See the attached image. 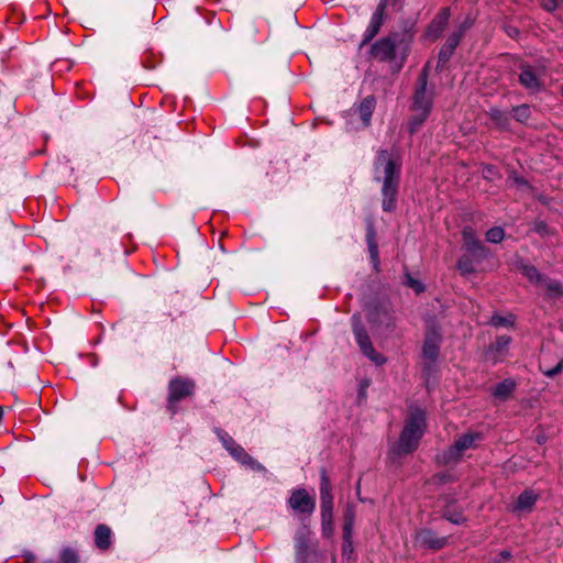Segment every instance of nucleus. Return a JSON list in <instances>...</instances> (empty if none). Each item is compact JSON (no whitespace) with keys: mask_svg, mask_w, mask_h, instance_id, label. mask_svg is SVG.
Masks as SVG:
<instances>
[{"mask_svg":"<svg viewBox=\"0 0 563 563\" xmlns=\"http://www.w3.org/2000/svg\"><path fill=\"white\" fill-rule=\"evenodd\" d=\"M377 164L384 165L383 183V210L390 212L395 209L396 196L399 185L400 155L395 150L380 151L377 157Z\"/></svg>","mask_w":563,"mask_h":563,"instance_id":"f257e3e1","label":"nucleus"},{"mask_svg":"<svg viewBox=\"0 0 563 563\" xmlns=\"http://www.w3.org/2000/svg\"><path fill=\"white\" fill-rule=\"evenodd\" d=\"M412 33L409 30L393 32L390 35L376 41L371 47V56L380 62H393L396 58V49L401 51L400 67L406 59L409 45L412 41Z\"/></svg>","mask_w":563,"mask_h":563,"instance_id":"f03ea898","label":"nucleus"},{"mask_svg":"<svg viewBox=\"0 0 563 563\" xmlns=\"http://www.w3.org/2000/svg\"><path fill=\"white\" fill-rule=\"evenodd\" d=\"M424 421V411L418 407H410L398 445L396 446L397 454H408L417 449L423 434Z\"/></svg>","mask_w":563,"mask_h":563,"instance_id":"7ed1b4c3","label":"nucleus"},{"mask_svg":"<svg viewBox=\"0 0 563 563\" xmlns=\"http://www.w3.org/2000/svg\"><path fill=\"white\" fill-rule=\"evenodd\" d=\"M433 103V88L428 89V67L421 70L412 96L411 111L430 113Z\"/></svg>","mask_w":563,"mask_h":563,"instance_id":"20e7f679","label":"nucleus"},{"mask_svg":"<svg viewBox=\"0 0 563 563\" xmlns=\"http://www.w3.org/2000/svg\"><path fill=\"white\" fill-rule=\"evenodd\" d=\"M352 330L362 353L376 364H383L385 358L375 351L367 331L362 322L360 313H354L351 318Z\"/></svg>","mask_w":563,"mask_h":563,"instance_id":"39448f33","label":"nucleus"},{"mask_svg":"<svg viewBox=\"0 0 563 563\" xmlns=\"http://www.w3.org/2000/svg\"><path fill=\"white\" fill-rule=\"evenodd\" d=\"M476 439H479L478 433L468 432L462 434L451 446L437 455V462L441 465H449L459 462L463 452L474 446Z\"/></svg>","mask_w":563,"mask_h":563,"instance_id":"423d86ee","label":"nucleus"},{"mask_svg":"<svg viewBox=\"0 0 563 563\" xmlns=\"http://www.w3.org/2000/svg\"><path fill=\"white\" fill-rule=\"evenodd\" d=\"M195 387V382L186 377H176L169 382L167 410L172 416L177 411V402L188 396H191Z\"/></svg>","mask_w":563,"mask_h":563,"instance_id":"0eeeda50","label":"nucleus"},{"mask_svg":"<svg viewBox=\"0 0 563 563\" xmlns=\"http://www.w3.org/2000/svg\"><path fill=\"white\" fill-rule=\"evenodd\" d=\"M366 319L374 331L384 333L394 328L393 317L386 305L371 303L366 308Z\"/></svg>","mask_w":563,"mask_h":563,"instance_id":"6e6552de","label":"nucleus"},{"mask_svg":"<svg viewBox=\"0 0 563 563\" xmlns=\"http://www.w3.org/2000/svg\"><path fill=\"white\" fill-rule=\"evenodd\" d=\"M462 236L465 251L471 254L475 261L482 262L489 257V250L477 239L472 227H465L462 231Z\"/></svg>","mask_w":563,"mask_h":563,"instance_id":"1a4fd4ad","label":"nucleus"},{"mask_svg":"<svg viewBox=\"0 0 563 563\" xmlns=\"http://www.w3.org/2000/svg\"><path fill=\"white\" fill-rule=\"evenodd\" d=\"M467 27H468V24L465 22L460 25L457 31H455L449 35L445 43L440 48V52L438 55L437 69L442 68L450 60V58L452 57L456 46L460 44Z\"/></svg>","mask_w":563,"mask_h":563,"instance_id":"9d476101","label":"nucleus"},{"mask_svg":"<svg viewBox=\"0 0 563 563\" xmlns=\"http://www.w3.org/2000/svg\"><path fill=\"white\" fill-rule=\"evenodd\" d=\"M290 508L299 514L311 515L316 507L314 499L305 488L295 489L288 499Z\"/></svg>","mask_w":563,"mask_h":563,"instance_id":"9b49d317","label":"nucleus"},{"mask_svg":"<svg viewBox=\"0 0 563 563\" xmlns=\"http://www.w3.org/2000/svg\"><path fill=\"white\" fill-rule=\"evenodd\" d=\"M451 16L450 8H442L438 14L432 19L426 30V37L431 41H437L445 30Z\"/></svg>","mask_w":563,"mask_h":563,"instance_id":"f8f14e48","label":"nucleus"},{"mask_svg":"<svg viewBox=\"0 0 563 563\" xmlns=\"http://www.w3.org/2000/svg\"><path fill=\"white\" fill-rule=\"evenodd\" d=\"M440 341L441 335L435 328L428 330L422 347L424 358L429 360L430 362H434L438 358Z\"/></svg>","mask_w":563,"mask_h":563,"instance_id":"ddd939ff","label":"nucleus"},{"mask_svg":"<svg viewBox=\"0 0 563 563\" xmlns=\"http://www.w3.org/2000/svg\"><path fill=\"white\" fill-rule=\"evenodd\" d=\"M376 108V99L374 96L365 97L360 104L350 109V113L357 114L364 126L371 123L372 114Z\"/></svg>","mask_w":563,"mask_h":563,"instance_id":"4468645a","label":"nucleus"},{"mask_svg":"<svg viewBox=\"0 0 563 563\" xmlns=\"http://www.w3.org/2000/svg\"><path fill=\"white\" fill-rule=\"evenodd\" d=\"M384 15L385 12L383 10L378 8L375 9L374 13L372 14L369 24L363 33L361 47L368 44L379 33L380 27L384 24Z\"/></svg>","mask_w":563,"mask_h":563,"instance_id":"2eb2a0df","label":"nucleus"},{"mask_svg":"<svg viewBox=\"0 0 563 563\" xmlns=\"http://www.w3.org/2000/svg\"><path fill=\"white\" fill-rule=\"evenodd\" d=\"M320 500L321 509L333 510L332 486L325 468L320 470Z\"/></svg>","mask_w":563,"mask_h":563,"instance_id":"dca6fc26","label":"nucleus"},{"mask_svg":"<svg viewBox=\"0 0 563 563\" xmlns=\"http://www.w3.org/2000/svg\"><path fill=\"white\" fill-rule=\"evenodd\" d=\"M520 69L521 71L518 77L519 84L532 92L539 91L541 89V81L533 68L530 65L525 64L521 65Z\"/></svg>","mask_w":563,"mask_h":563,"instance_id":"f3484780","label":"nucleus"},{"mask_svg":"<svg viewBox=\"0 0 563 563\" xmlns=\"http://www.w3.org/2000/svg\"><path fill=\"white\" fill-rule=\"evenodd\" d=\"M233 459L240 462L243 466L251 468L256 472H266L264 465L253 459L240 444L232 448L229 452Z\"/></svg>","mask_w":563,"mask_h":563,"instance_id":"a211bd4d","label":"nucleus"},{"mask_svg":"<svg viewBox=\"0 0 563 563\" xmlns=\"http://www.w3.org/2000/svg\"><path fill=\"white\" fill-rule=\"evenodd\" d=\"M112 531L109 526L104 523L97 525L93 531L95 545L101 550L107 551L112 544Z\"/></svg>","mask_w":563,"mask_h":563,"instance_id":"6ab92c4d","label":"nucleus"},{"mask_svg":"<svg viewBox=\"0 0 563 563\" xmlns=\"http://www.w3.org/2000/svg\"><path fill=\"white\" fill-rule=\"evenodd\" d=\"M417 539L421 545L427 547L432 550H440L448 542V539L445 537H438L431 530L420 531L417 536Z\"/></svg>","mask_w":563,"mask_h":563,"instance_id":"aec40b11","label":"nucleus"},{"mask_svg":"<svg viewBox=\"0 0 563 563\" xmlns=\"http://www.w3.org/2000/svg\"><path fill=\"white\" fill-rule=\"evenodd\" d=\"M492 122L501 130H508L511 123V112L492 108L488 112Z\"/></svg>","mask_w":563,"mask_h":563,"instance_id":"412c9836","label":"nucleus"},{"mask_svg":"<svg viewBox=\"0 0 563 563\" xmlns=\"http://www.w3.org/2000/svg\"><path fill=\"white\" fill-rule=\"evenodd\" d=\"M507 184L510 187H516L518 190H520L523 194H532L533 187L530 185V183L522 176H519L516 172L511 170L509 173Z\"/></svg>","mask_w":563,"mask_h":563,"instance_id":"4be33fe9","label":"nucleus"},{"mask_svg":"<svg viewBox=\"0 0 563 563\" xmlns=\"http://www.w3.org/2000/svg\"><path fill=\"white\" fill-rule=\"evenodd\" d=\"M538 499V495L532 490L522 492L516 503L517 510H531Z\"/></svg>","mask_w":563,"mask_h":563,"instance_id":"5701e85b","label":"nucleus"},{"mask_svg":"<svg viewBox=\"0 0 563 563\" xmlns=\"http://www.w3.org/2000/svg\"><path fill=\"white\" fill-rule=\"evenodd\" d=\"M515 382L511 380V379H504L503 382L498 383L494 390H493V395L496 397V398H499V399H507L514 391L515 389Z\"/></svg>","mask_w":563,"mask_h":563,"instance_id":"b1692460","label":"nucleus"},{"mask_svg":"<svg viewBox=\"0 0 563 563\" xmlns=\"http://www.w3.org/2000/svg\"><path fill=\"white\" fill-rule=\"evenodd\" d=\"M321 531L325 538L333 534V510L321 509Z\"/></svg>","mask_w":563,"mask_h":563,"instance_id":"393cba45","label":"nucleus"},{"mask_svg":"<svg viewBox=\"0 0 563 563\" xmlns=\"http://www.w3.org/2000/svg\"><path fill=\"white\" fill-rule=\"evenodd\" d=\"M295 540H296V551H297L298 560L300 561V563H305L307 551H308V540H307L306 532H303V531L297 532Z\"/></svg>","mask_w":563,"mask_h":563,"instance_id":"a878e982","label":"nucleus"},{"mask_svg":"<svg viewBox=\"0 0 563 563\" xmlns=\"http://www.w3.org/2000/svg\"><path fill=\"white\" fill-rule=\"evenodd\" d=\"M511 117L519 123H527L531 117V108L523 103L511 109Z\"/></svg>","mask_w":563,"mask_h":563,"instance_id":"bb28decb","label":"nucleus"},{"mask_svg":"<svg viewBox=\"0 0 563 563\" xmlns=\"http://www.w3.org/2000/svg\"><path fill=\"white\" fill-rule=\"evenodd\" d=\"M355 521V507L353 504H347L343 516V532L353 533V526Z\"/></svg>","mask_w":563,"mask_h":563,"instance_id":"cd10ccee","label":"nucleus"},{"mask_svg":"<svg viewBox=\"0 0 563 563\" xmlns=\"http://www.w3.org/2000/svg\"><path fill=\"white\" fill-rule=\"evenodd\" d=\"M412 114L409 119L408 129L410 134L412 135L417 132L423 122L427 120L430 113H423V111H411Z\"/></svg>","mask_w":563,"mask_h":563,"instance_id":"c85d7f7f","label":"nucleus"},{"mask_svg":"<svg viewBox=\"0 0 563 563\" xmlns=\"http://www.w3.org/2000/svg\"><path fill=\"white\" fill-rule=\"evenodd\" d=\"M473 261H475L472 255H463L457 261V268L462 273V275H468L475 272V267L473 265Z\"/></svg>","mask_w":563,"mask_h":563,"instance_id":"c756f323","label":"nucleus"},{"mask_svg":"<svg viewBox=\"0 0 563 563\" xmlns=\"http://www.w3.org/2000/svg\"><path fill=\"white\" fill-rule=\"evenodd\" d=\"M511 342V338L508 335H500L496 338L495 343L490 346L492 351H495L498 355L504 354Z\"/></svg>","mask_w":563,"mask_h":563,"instance_id":"7c9ffc66","label":"nucleus"},{"mask_svg":"<svg viewBox=\"0 0 563 563\" xmlns=\"http://www.w3.org/2000/svg\"><path fill=\"white\" fill-rule=\"evenodd\" d=\"M505 236V231L501 227H494L486 232V240L490 243H499Z\"/></svg>","mask_w":563,"mask_h":563,"instance_id":"2f4dec72","label":"nucleus"},{"mask_svg":"<svg viewBox=\"0 0 563 563\" xmlns=\"http://www.w3.org/2000/svg\"><path fill=\"white\" fill-rule=\"evenodd\" d=\"M549 291L551 296H559L562 292L560 283L543 277L540 282Z\"/></svg>","mask_w":563,"mask_h":563,"instance_id":"473e14b6","label":"nucleus"},{"mask_svg":"<svg viewBox=\"0 0 563 563\" xmlns=\"http://www.w3.org/2000/svg\"><path fill=\"white\" fill-rule=\"evenodd\" d=\"M60 561L62 563H78L79 556L78 553L71 548H64L60 551Z\"/></svg>","mask_w":563,"mask_h":563,"instance_id":"72a5a7b5","label":"nucleus"},{"mask_svg":"<svg viewBox=\"0 0 563 563\" xmlns=\"http://www.w3.org/2000/svg\"><path fill=\"white\" fill-rule=\"evenodd\" d=\"M514 321H512V316H508V317H501V316H498V314H494L492 316L490 320H489V324L493 325V327H510L512 325Z\"/></svg>","mask_w":563,"mask_h":563,"instance_id":"f704fd0d","label":"nucleus"},{"mask_svg":"<svg viewBox=\"0 0 563 563\" xmlns=\"http://www.w3.org/2000/svg\"><path fill=\"white\" fill-rule=\"evenodd\" d=\"M444 517L455 525H460L465 520L461 511L452 509L451 507H446L444 510Z\"/></svg>","mask_w":563,"mask_h":563,"instance_id":"c9c22d12","label":"nucleus"},{"mask_svg":"<svg viewBox=\"0 0 563 563\" xmlns=\"http://www.w3.org/2000/svg\"><path fill=\"white\" fill-rule=\"evenodd\" d=\"M366 222V242L367 246L376 243V231L374 227V221L372 218H367Z\"/></svg>","mask_w":563,"mask_h":563,"instance_id":"e433bc0d","label":"nucleus"},{"mask_svg":"<svg viewBox=\"0 0 563 563\" xmlns=\"http://www.w3.org/2000/svg\"><path fill=\"white\" fill-rule=\"evenodd\" d=\"M352 534L353 533L347 534L346 532H343L342 555L347 556V559H350L353 553Z\"/></svg>","mask_w":563,"mask_h":563,"instance_id":"4c0bfd02","label":"nucleus"},{"mask_svg":"<svg viewBox=\"0 0 563 563\" xmlns=\"http://www.w3.org/2000/svg\"><path fill=\"white\" fill-rule=\"evenodd\" d=\"M522 274L528 277L530 280H536L538 283L541 282L543 276L538 272V269L532 265L522 266Z\"/></svg>","mask_w":563,"mask_h":563,"instance_id":"58836bf2","label":"nucleus"},{"mask_svg":"<svg viewBox=\"0 0 563 563\" xmlns=\"http://www.w3.org/2000/svg\"><path fill=\"white\" fill-rule=\"evenodd\" d=\"M483 177L488 181H494L496 178H499L498 172L493 165H484L482 168Z\"/></svg>","mask_w":563,"mask_h":563,"instance_id":"ea45409f","label":"nucleus"},{"mask_svg":"<svg viewBox=\"0 0 563 563\" xmlns=\"http://www.w3.org/2000/svg\"><path fill=\"white\" fill-rule=\"evenodd\" d=\"M540 4L547 12H554L563 4V0H541Z\"/></svg>","mask_w":563,"mask_h":563,"instance_id":"a19ab883","label":"nucleus"},{"mask_svg":"<svg viewBox=\"0 0 563 563\" xmlns=\"http://www.w3.org/2000/svg\"><path fill=\"white\" fill-rule=\"evenodd\" d=\"M368 252H369V257H371V261H372V263L374 265V268L377 271L378 266H379L378 245L377 244L368 245Z\"/></svg>","mask_w":563,"mask_h":563,"instance_id":"79ce46f5","label":"nucleus"},{"mask_svg":"<svg viewBox=\"0 0 563 563\" xmlns=\"http://www.w3.org/2000/svg\"><path fill=\"white\" fill-rule=\"evenodd\" d=\"M406 285L408 287L412 288L417 294L424 290L423 285L419 280H417L412 276H410L409 274H406Z\"/></svg>","mask_w":563,"mask_h":563,"instance_id":"37998d69","label":"nucleus"},{"mask_svg":"<svg viewBox=\"0 0 563 563\" xmlns=\"http://www.w3.org/2000/svg\"><path fill=\"white\" fill-rule=\"evenodd\" d=\"M221 442L223 446L230 452L232 448L236 446L238 443L225 432L220 434Z\"/></svg>","mask_w":563,"mask_h":563,"instance_id":"c03bdc74","label":"nucleus"},{"mask_svg":"<svg viewBox=\"0 0 563 563\" xmlns=\"http://www.w3.org/2000/svg\"><path fill=\"white\" fill-rule=\"evenodd\" d=\"M503 29L506 32V34L511 38H517L520 34L519 29L512 24L505 23L503 25Z\"/></svg>","mask_w":563,"mask_h":563,"instance_id":"a18cd8bd","label":"nucleus"},{"mask_svg":"<svg viewBox=\"0 0 563 563\" xmlns=\"http://www.w3.org/2000/svg\"><path fill=\"white\" fill-rule=\"evenodd\" d=\"M533 230L540 235H547L550 233L548 224L543 221H537L533 225Z\"/></svg>","mask_w":563,"mask_h":563,"instance_id":"49530a36","label":"nucleus"},{"mask_svg":"<svg viewBox=\"0 0 563 563\" xmlns=\"http://www.w3.org/2000/svg\"><path fill=\"white\" fill-rule=\"evenodd\" d=\"M563 369V362H560L558 363L554 367L548 369V371H544V374L548 376V377H554L556 376L559 373H561Z\"/></svg>","mask_w":563,"mask_h":563,"instance_id":"de8ad7c7","label":"nucleus"},{"mask_svg":"<svg viewBox=\"0 0 563 563\" xmlns=\"http://www.w3.org/2000/svg\"><path fill=\"white\" fill-rule=\"evenodd\" d=\"M400 0H379L376 8L383 10L385 12L388 5H396Z\"/></svg>","mask_w":563,"mask_h":563,"instance_id":"09e8293b","label":"nucleus"},{"mask_svg":"<svg viewBox=\"0 0 563 563\" xmlns=\"http://www.w3.org/2000/svg\"><path fill=\"white\" fill-rule=\"evenodd\" d=\"M368 384L366 382H363L361 384L360 390H358V398H364L366 396V388Z\"/></svg>","mask_w":563,"mask_h":563,"instance_id":"8fccbe9b","label":"nucleus"},{"mask_svg":"<svg viewBox=\"0 0 563 563\" xmlns=\"http://www.w3.org/2000/svg\"><path fill=\"white\" fill-rule=\"evenodd\" d=\"M435 478H437L440 483H446V482L450 479V475H446V474H438V475H435Z\"/></svg>","mask_w":563,"mask_h":563,"instance_id":"3c124183","label":"nucleus"},{"mask_svg":"<svg viewBox=\"0 0 563 563\" xmlns=\"http://www.w3.org/2000/svg\"><path fill=\"white\" fill-rule=\"evenodd\" d=\"M500 556L504 559H509L511 556V553L509 551H503L500 553Z\"/></svg>","mask_w":563,"mask_h":563,"instance_id":"603ef678","label":"nucleus"},{"mask_svg":"<svg viewBox=\"0 0 563 563\" xmlns=\"http://www.w3.org/2000/svg\"><path fill=\"white\" fill-rule=\"evenodd\" d=\"M26 560L29 563L33 562L34 561V555L33 554H27L26 555Z\"/></svg>","mask_w":563,"mask_h":563,"instance_id":"864d4df0","label":"nucleus"},{"mask_svg":"<svg viewBox=\"0 0 563 563\" xmlns=\"http://www.w3.org/2000/svg\"><path fill=\"white\" fill-rule=\"evenodd\" d=\"M537 440H538V442H539V443H543L544 438H543V437H538V439H537Z\"/></svg>","mask_w":563,"mask_h":563,"instance_id":"5fc2aeb1","label":"nucleus"},{"mask_svg":"<svg viewBox=\"0 0 563 563\" xmlns=\"http://www.w3.org/2000/svg\"><path fill=\"white\" fill-rule=\"evenodd\" d=\"M7 365H8L9 368H13L12 362L9 361Z\"/></svg>","mask_w":563,"mask_h":563,"instance_id":"6e6d98bb","label":"nucleus"}]
</instances>
